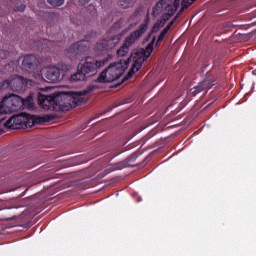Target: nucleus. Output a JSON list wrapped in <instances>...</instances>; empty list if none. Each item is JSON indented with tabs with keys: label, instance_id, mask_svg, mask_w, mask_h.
<instances>
[{
	"label": "nucleus",
	"instance_id": "1",
	"mask_svg": "<svg viewBox=\"0 0 256 256\" xmlns=\"http://www.w3.org/2000/svg\"><path fill=\"white\" fill-rule=\"evenodd\" d=\"M87 91L84 92H60L47 96L38 94V105L45 111H69L79 107L85 101Z\"/></svg>",
	"mask_w": 256,
	"mask_h": 256
},
{
	"label": "nucleus",
	"instance_id": "2",
	"mask_svg": "<svg viewBox=\"0 0 256 256\" xmlns=\"http://www.w3.org/2000/svg\"><path fill=\"white\" fill-rule=\"evenodd\" d=\"M113 59V55L108 54L106 58L97 60L95 57L86 56L81 63L78 64L77 70L69 78L70 83H77L79 81H89L91 77L97 75L98 69L105 67L109 60Z\"/></svg>",
	"mask_w": 256,
	"mask_h": 256
},
{
	"label": "nucleus",
	"instance_id": "3",
	"mask_svg": "<svg viewBox=\"0 0 256 256\" xmlns=\"http://www.w3.org/2000/svg\"><path fill=\"white\" fill-rule=\"evenodd\" d=\"M157 39V42L155 43ZM161 43V34L158 35V38L156 36H152V40L149 42V44L146 46L145 49H135L132 51L130 57L128 59H131L132 61V67L128 71V73L123 77L121 82H118L116 85L112 86V89H117V87H121V84L124 81H129L131 77H133L141 67H143V63L147 61V57L153 53V49H155V46L159 45ZM145 53H148V56L145 55Z\"/></svg>",
	"mask_w": 256,
	"mask_h": 256
},
{
	"label": "nucleus",
	"instance_id": "4",
	"mask_svg": "<svg viewBox=\"0 0 256 256\" xmlns=\"http://www.w3.org/2000/svg\"><path fill=\"white\" fill-rule=\"evenodd\" d=\"M129 63H131V58H127V60L121 59L118 62L109 64V66L98 75L94 82L105 85V83L117 81V79H120L125 73V70L128 69Z\"/></svg>",
	"mask_w": 256,
	"mask_h": 256
},
{
	"label": "nucleus",
	"instance_id": "5",
	"mask_svg": "<svg viewBox=\"0 0 256 256\" xmlns=\"http://www.w3.org/2000/svg\"><path fill=\"white\" fill-rule=\"evenodd\" d=\"M38 94L43 95L40 92H30L27 98H22L19 95L11 94L10 99L12 101V107H14V111L17 112L19 109H23V107H27L28 109H35V99L39 102Z\"/></svg>",
	"mask_w": 256,
	"mask_h": 256
},
{
	"label": "nucleus",
	"instance_id": "6",
	"mask_svg": "<svg viewBox=\"0 0 256 256\" xmlns=\"http://www.w3.org/2000/svg\"><path fill=\"white\" fill-rule=\"evenodd\" d=\"M121 41V35H113L107 38L100 39L95 45V51L97 53H109V51L115 49Z\"/></svg>",
	"mask_w": 256,
	"mask_h": 256
},
{
	"label": "nucleus",
	"instance_id": "7",
	"mask_svg": "<svg viewBox=\"0 0 256 256\" xmlns=\"http://www.w3.org/2000/svg\"><path fill=\"white\" fill-rule=\"evenodd\" d=\"M149 28V15L146 16V19L144 23H142L137 30L133 31L128 35L125 39L124 46L128 47L130 49L132 45H135L143 35L147 32V29Z\"/></svg>",
	"mask_w": 256,
	"mask_h": 256
},
{
	"label": "nucleus",
	"instance_id": "8",
	"mask_svg": "<svg viewBox=\"0 0 256 256\" xmlns=\"http://www.w3.org/2000/svg\"><path fill=\"white\" fill-rule=\"evenodd\" d=\"M213 85H215V77H213L211 73H207L204 80L198 83L197 86L190 89V95H193V97H195L196 95H199V93H203V91L211 89Z\"/></svg>",
	"mask_w": 256,
	"mask_h": 256
},
{
	"label": "nucleus",
	"instance_id": "9",
	"mask_svg": "<svg viewBox=\"0 0 256 256\" xmlns=\"http://www.w3.org/2000/svg\"><path fill=\"white\" fill-rule=\"evenodd\" d=\"M89 49V42L86 40H80L74 44H72L66 52V55L70 59H77V56L82 55V53H85Z\"/></svg>",
	"mask_w": 256,
	"mask_h": 256
},
{
	"label": "nucleus",
	"instance_id": "10",
	"mask_svg": "<svg viewBox=\"0 0 256 256\" xmlns=\"http://www.w3.org/2000/svg\"><path fill=\"white\" fill-rule=\"evenodd\" d=\"M33 85V81L23 76L17 75L11 80V89L12 91H16L17 93H21L23 91H27L29 87Z\"/></svg>",
	"mask_w": 256,
	"mask_h": 256
},
{
	"label": "nucleus",
	"instance_id": "11",
	"mask_svg": "<svg viewBox=\"0 0 256 256\" xmlns=\"http://www.w3.org/2000/svg\"><path fill=\"white\" fill-rule=\"evenodd\" d=\"M6 129H25V113L21 115L10 116L4 123Z\"/></svg>",
	"mask_w": 256,
	"mask_h": 256
},
{
	"label": "nucleus",
	"instance_id": "12",
	"mask_svg": "<svg viewBox=\"0 0 256 256\" xmlns=\"http://www.w3.org/2000/svg\"><path fill=\"white\" fill-rule=\"evenodd\" d=\"M53 116L51 115H46L43 117H35L32 115H29L27 113H24V129H31V127H33L35 125V123H49L51 121H53Z\"/></svg>",
	"mask_w": 256,
	"mask_h": 256
},
{
	"label": "nucleus",
	"instance_id": "13",
	"mask_svg": "<svg viewBox=\"0 0 256 256\" xmlns=\"http://www.w3.org/2000/svg\"><path fill=\"white\" fill-rule=\"evenodd\" d=\"M39 67V60L35 55H26L22 61V69L27 73H33Z\"/></svg>",
	"mask_w": 256,
	"mask_h": 256
},
{
	"label": "nucleus",
	"instance_id": "14",
	"mask_svg": "<svg viewBox=\"0 0 256 256\" xmlns=\"http://www.w3.org/2000/svg\"><path fill=\"white\" fill-rule=\"evenodd\" d=\"M44 77L47 83H58V81L63 79L61 77V70H59L57 67L47 68L46 72L44 73Z\"/></svg>",
	"mask_w": 256,
	"mask_h": 256
},
{
	"label": "nucleus",
	"instance_id": "15",
	"mask_svg": "<svg viewBox=\"0 0 256 256\" xmlns=\"http://www.w3.org/2000/svg\"><path fill=\"white\" fill-rule=\"evenodd\" d=\"M9 113H15V107L11 101V96H6L0 102V117L1 115H8Z\"/></svg>",
	"mask_w": 256,
	"mask_h": 256
},
{
	"label": "nucleus",
	"instance_id": "16",
	"mask_svg": "<svg viewBox=\"0 0 256 256\" xmlns=\"http://www.w3.org/2000/svg\"><path fill=\"white\" fill-rule=\"evenodd\" d=\"M127 167H137V164L134 165H128L126 159L123 161H120L118 163L111 165V171H121V169H125Z\"/></svg>",
	"mask_w": 256,
	"mask_h": 256
},
{
	"label": "nucleus",
	"instance_id": "17",
	"mask_svg": "<svg viewBox=\"0 0 256 256\" xmlns=\"http://www.w3.org/2000/svg\"><path fill=\"white\" fill-rule=\"evenodd\" d=\"M139 155H141V153L135 152V153H133L132 155L128 156V157L126 158L127 164H128V165H135V164H131V163H135V162L137 161V159L139 158ZM145 161H147V158H145V159L143 160V162H140V163L136 164L137 167H141V165H143V163H145Z\"/></svg>",
	"mask_w": 256,
	"mask_h": 256
},
{
	"label": "nucleus",
	"instance_id": "18",
	"mask_svg": "<svg viewBox=\"0 0 256 256\" xmlns=\"http://www.w3.org/2000/svg\"><path fill=\"white\" fill-rule=\"evenodd\" d=\"M9 12V0H0V17Z\"/></svg>",
	"mask_w": 256,
	"mask_h": 256
},
{
	"label": "nucleus",
	"instance_id": "19",
	"mask_svg": "<svg viewBox=\"0 0 256 256\" xmlns=\"http://www.w3.org/2000/svg\"><path fill=\"white\" fill-rule=\"evenodd\" d=\"M160 24L159 22L155 23L151 29V33H149L143 40V44L148 43L149 39H151L153 33H157L159 31Z\"/></svg>",
	"mask_w": 256,
	"mask_h": 256
},
{
	"label": "nucleus",
	"instance_id": "20",
	"mask_svg": "<svg viewBox=\"0 0 256 256\" xmlns=\"http://www.w3.org/2000/svg\"><path fill=\"white\" fill-rule=\"evenodd\" d=\"M153 17L161 15V0H159L156 5L152 8Z\"/></svg>",
	"mask_w": 256,
	"mask_h": 256
},
{
	"label": "nucleus",
	"instance_id": "21",
	"mask_svg": "<svg viewBox=\"0 0 256 256\" xmlns=\"http://www.w3.org/2000/svg\"><path fill=\"white\" fill-rule=\"evenodd\" d=\"M175 23V20H172L171 22H169L167 24V26L161 31V41H163V39H165V35H167V33H169V30L171 29V27H173V24Z\"/></svg>",
	"mask_w": 256,
	"mask_h": 256
},
{
	"label": "nucleus",
	"instance_id": "22",
	"mask_svg": "<svg viewBox=\"0 0 256 256\" xmlns=\"http://www.w3.org/2000/svg\"><path fill=\"white\" fill-rule=\"evenodd\" d=\"M129 53V48L127 46L122 45L120 49L117 50L118 57H125Z\"/></svg>",
	"mask_w": 256,
	"mask_h": 256
},
{
	"label": "nucleus",
	"instance_id": "23",
	"mask_svg": "<svg viewBox=\"0 0 256 256\" xmlns=\"http://www.w3.org/2000/svg\"><path fill=\"white\" fill-rule=\"evenodd\" d=\"M135 0H120L119 6L122 7V9H127L130 5H133Z\"/></svg>",
	"mask_w": 256,
	"mask_h": 256
},
{
	"label": "nucleus",
	"instance_id": "24",
	"mask_svg": "<svg viewBox=\"0 0 256 256\" xmlns=\"http://www.w3.org/2000/svg\"><path fill=\"white\" fill-rule=\"evenodd\" d=\"M47 2L52 7H61V5H63V3H65V0H47Z\"/></svg>",
	"mask_w": 256,
	"mask_h": 256
},
{
	"label": "nucleus",
	"instance_id": "25",
	"mask_svg": "<svg viewBox=\"0 0 256 256\" xmlns=\"http://www.w3.org/2000/svg\"><path fill=\"white\" fill-rule=\"evenodd\" d=\"M25 9H26L25 4L20 3V2L15 3L14 11H19L20 13H23V11H25Z\"/></svg>",
	"mask_w": 256,
	"mask_h": 256
},
{
	"label": "nucleus",
	"instance_id": "26",
	"mask_svg": "<svg viewBox=\"0 0 256 256\" xmlns=\"http://www.w3.org/2000/svg\"><path fill=\"white\" fill-rule=\"evenodd\" d=\"M12 53L7 50H0V59H9Z\"/></svg>",
	"mask_w": 256,
	"mask_h": 256
},
{
	"label": "nucleus",
	"instance_id": "27",
	"mask_svg": "<svg viewBox=\"0 0 256 256\" xmlns=\"http://www.w3.org/2000/svg\"><path fill=\"white\" fill-rule=\"evenodd\" d=\"M87 13H89V15H95L97 13V9L95 8V5L93 4H90L88 7H87Z\"/></svg>",
	"mask_w": 256,
	"mask_h": 256
},
{
	"label": "nucleus",
	"instance_id": "28",
	"mask_svg": "<svg viewBox=\"0 0 256 256\" xmlns=\"http://www.w3.org/2000/svg\"><path fill=\"white\" fill-rule=\"evenodd\" d=\"M11 87V80H4L0 86V89L5 90Z\"/></svg>",
	"mask_w": 256,
	"mask_h": 256
},
{
	"label": "nucleus",
	"instance_id": "29",
	"mask_svg": "<svg viewBox=\"0 0 256 256\" xmlns=\"http://www.w3.org/2000/svg\"><path fill=\"white\" fill-rule=\"evenodd\" d=\"M16 219H17V216H12L9 218H0V223H3V221H5L6 223H9L11 221H16Z\"/></svg>",
	"mask_w": 256,
	"mask_h": 256
},
{
	"label": "nucleus",
	"instance_id": "30",
	"mask_svg": "<svg viewBox=\"0 0 256 256\" xmlns=\"http://www.w3.org/2000/svg\"><path fill=\"white\" fill-rule=\"evenodd\" d=\"M180 4L182 5L181 9L179 10V12L176 14L175 18L173 19V21H175L176 19H179V17H181V15H183V11H185V9H183V2H180Z\"/></svg>",
	"mask_w": 256,
	"mask_h": 256
},
{
	"label": "nucleus",
	"instance_id": "31",
	"mask_svg": "<svg viewBox=\"0 0 256 256\" xmlns=\"http://www.w3.org/2000/svg\"><path fill=\"white\" fill-rule=\"evenodd\" d=\"M88 3H91V0H78V5L80 7H85Z\"/></svg>",
	"mask_w": 256,
	"mask_h": 256
},
{
	"label": "nucleus",
	"instance_id": "32",
	"mask_svg": "<svg viewBox=\"0 0 256 256\" xmlns=\"http://www.w3.org/2000/svg\"><path fill=\"white\" fill-rule=\"evenodd\" d=\"M7 119V117H3L0 119V123H3V121H5Z\"/></svg>",
	"mask_w": 256,
	"mask_h": 256
},
{
	"label": "nucleus",
	"instance_id": "33",
	"mask_svg": "<svg viewBox=\"0 0 256 256\" xmlns=\"http://www.w3.org/2000/svg\"><path fill=\"white\" fill-rule=\"evenodd\" d=\"M252 73H253V75H256V70H253V72H252Z\"/></svg>",
	"mask_w": 256,
	"mask_h": 256
},
{
	"label": "nucleus",
	"instance_id": "34",
	"mask_svg": "<svg viewBox=\"0 0 256 256\" xmlns=\"http://www.w3.org/2000/svg\"><path fill=\"white\" fill-rule=\"evenodd\" d=\"M165 145V142H163V140H162V147Z\"/></svg>",
	"mask_w": 256,
	"mask_h": 256
}]
</instances>
